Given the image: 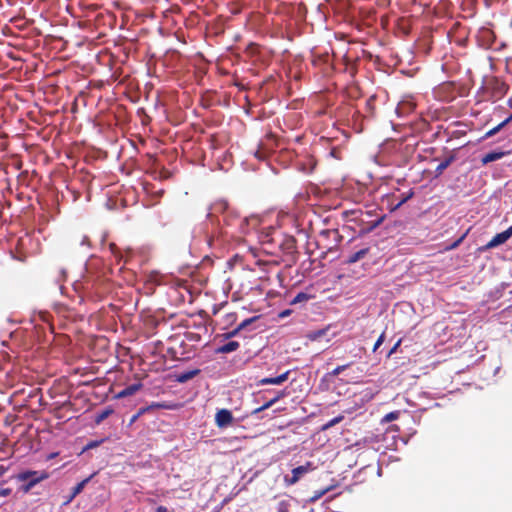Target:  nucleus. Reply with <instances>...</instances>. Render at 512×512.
<instances>
[{
  "mask_svg": "<svg viewBox=\"0 0 512 512\" xmlns=\"http://www.w3.org/2000/svg\"><path fill=\"white\" fill-rule=\"evenodd\" d=\"M314 469L313 464L311 462H307L305 465L298 466L292 470V477H285V481L289 485H293L297 483L305 474L312 471Z\"/></svg>",
  "mask_w": 512,
  "mask_h": 512,
  "instance_id": "2",
  "label": "nucleus"
},
{
  "mask_svg": "<svg viewBox=\"0 0 512 512\" xmlns=\"http://www.w3.org/2000/svg\"><path fill=\"white\" fill-rule=\"evenodd\" d=\"M110 250L114 254L115 257H120V258L122 257L119 255V249L117 248V246L115 244L110 245Z\"/></svg>",
  "mask_w": 512,
  "mask_h": 512,
  "instance_id": "27",
  "label": "nucleus"
},
{
  "mask_svg": "<svg viewBox=\"0 0 512 512\" xmlns=\"http://www.w3.org/2000/svg\"><path fill=\"white\" fill-rule=\"evenodd\" d=\"M258 319V316H254V317H251V318H248V319H245L243 320L240 324H239V329H245L247 328L250 324H252L254 321H256Z\"/></svg>",
  "mask_w": 512,
  "mask_h": 512,
  "instance_id": "18",
  "label": "nucleus"
},
{
  "mask_svg": "<svg viewBox=\"0 0 512 512\" xmlns=\"http://www.w3.org/2000/svg\"><path fill=\"white\" fill-rule=\"evenodd\" d=\"M454 161V157L453 156H450L448 157L447 159H445L444 161H442L437 167H436V170L435 172L440 175L442 174V172L448 168V166Z\"/></svg>",
  "mask_w": 512,
  "mask_h": 512,
  "instance_id": "15",
  "label": "nucleus"
},
{
  "mask_svg": "<svg viewBox=\"0 0 512 512\" xmlns=\"http://www.w3.org/2000/svg\"><path fill=\"white\" fill-rule=\"evenodd\" d=\"M284 396H286V392L285 391H278V392H276L275 396H273L272 399H270L269 401L264 403L261 407L254 409L252 411V414L256 415V414H258V413H260V412L270 408L271 406H273L276 402H278Z\"/></svg>",
  "mask_w": 512,
  "mask_h": 512,
  "instance_id": "6",
  "label": "nucleus"
},
{
  "mask_svg": "<svg viewBox=\"0 0 512 512\" xmlns=\"http://www.w3.org/2000/svg\"><path fill=\"white\" fill-rule=\"evenodd\" d=\"M383 342H384V333H382L380 335V337L377 339V341L373 347V351H376L382 345Z\"/></svg>",
  "mask_w": 512,
  "mask_h": 512,
  "instance_id": "26",
  "label": "nucleus"
},
{
  "mask_svg": "<svg viewBox=\"0 0 512 512\" xmlns=\"http://www.w3.org/2000/svg\"><path fill=\"white\" fill-rule=\"evenodd\" d=\"M6 471L7 469L4 466H0V477L3 476Z\"/></svg>",
  "mask_w": 512,
  "mask_h": 512,
  "instance_id": "33",
  "label": "nucleus"
},
{
  "mask_svg": "<svg viewBox=\"0 0 512 512\" xmlns=\"http://www.w3.org/2000/svg\"><path fill=\"white\" fill-rule=\"evenodd\" d=\"M233 421V415L231 411L227 409H221L216 413L215 422L219 428H225L229 426Z\"/></svg>",
  "mask_w": 512,
  "mask_h": 512,
  "instance_id": "4",
  "label": "nucleus"
},
{
  "mask_svg": "<svg viewBox=\"0 0 512 512\" xmlns=\"http://www.w3.org/2000/svg\"><path fill=\"white\" fill-rule=\"evenodd\" d=\"M10 493H11V489H9V488L0 490V496H2V497H6V496L10 495Z\"/></svg>",
  "mask_w": 512,
  "mask_h": 512,
  "instance_id": "28",
  "label": "nucleus"
},
{
  "mask_svg": "<svg viewBox=\"0 0 512 512\" xmlns=\"http://www.w3.org/2000/svg\"><path fill=\"white\" fill-rule=\"evenodd\" d=\"M147 408H149V410H152V409H170L171 406L167 405L164 402H153Z\"/></svg>",
  "mask_w": 512,
  "mask_h": 512,
  "instance_id": "17",
  "label": "nucleus"
},
{
  "mask_svg": "<svg viewBox=\"0 0 512 512\" xmlns=\"http://www.w3.org/2000/svg\"><path fill=\"white\" fill-rule=\"evenodd\" d=\"M325 334V331L324 330H318V331H315V332H312L308 335V337L311 339V340H317L319 339L321 336H323Z\"/></svg>",
  "mask_w": 512,
  "mask_h": 512,
  "instance_id": "23",
  "label": "nucleus"
},
{
  "mask_svg": "<svg viewBox=\"0 0 512 512\" xmlns=\"http://www.w3.org/2000/svg\"><path fill=\"white\" fill-rule=\"evenodd\" d=\"M198 373H199L198 369L186 371V372H183L180 375H178L177 380L180 383H184V382H187L188 380L194 378Z\"/></svg>",
  "mask_w": 512,
  "mask_h": 512,
  "instance_id": "13",
  "label": "nucleus"
},
{
  "mask_svg": "<svg viewBox=\"0 0 512 512\" xmlns=\"http://www.w3.org/2000/svg\"><path fill=\"white\" fill-rule=\"evenodd\" d=\"M368 253V248H363L355 253H353L349 259H348V263H356L358 262L359 260L363 259L366 254Z\"/></svg>",
  "mask_w": 512,
  "mask_h": 512,
  "instance_id": "14",
  "label": "nucleus"
},
{
  "mask_svg": "<svg viewBox=\"0 0 512 512\" xmlns=\"http://www.w3.org/2000/svg\"><path fill=\"white\" fill-rule=\"evenodd\" d=\"M512 236V225L505 231L496 234L486 245L485 249L496 248L507 242Z\"/></svg>",
  "mask_w": 512,
  "mask_h": 512,
  "instance_id": "3",
  "label": "nucleus"
},
{
  "mask_svg": "<svg viewBox=\"0 0 512 512\" xmlns=\"http://www.w3.org/2000/svg\"><path fill=\"white\" fill-rule=\"evenodd\" d=\"M239 343L237 341H230L220 347L217 348L216 352L221 354L231 353L236 351L239 348Z\"/></svg>",
  "mask_w": 512,
  "mask_h": 512,
  "instance_id": "9",
  "label": "nucleus"
},
{
  "mask_svg": "<svg viewBox=\"0 0 512 512\" xmlns=\"http://www.w3.org/2000/svg\"><path fill=\"white\" fill-rule=\"evenodd\" d=\"M400 340L391 348V350L389 351L388 353V356H391L392 354H394L397 350V348L399 347L400 345Z\"/></svg>",
  "mask_w": 512,
  "mask_h": 512,
  "instance_id": "29",
  "label": "nucleus"
},
{
  "mask_svg": "<svg viewBox=\"0 0 512 512\" xmlns=\"http://www.w3.org/2000/svg\"><path fill=\"white\" fill-rule=\"evenodd\" d=\"M290 374V371H286L276 377L262 378L257 382V385H281L284 383Z\"/></svg>",
  "mask_w": 512,
  "mask_h": 512,
  "instance_id": "5",
  "label": "nucleus"
},
{
  "mask_svg": "<svg viewBox=\"0 0 512 512\" xmlns=\"http://www.w3.org/2000/svg\"><path fill=\"white\" fill-rule=\"evenodd\" d=\"M398 417H399V412L398 411H393V412H390V413L386 414L384 416V418H383V421L384 422H391V421L396 420Z\"/></svg>",
  "mask_w": 512,
  "mask_h": 512,
  "instance_id": "20",
  "label": "nucleus"
},
{
  "mask_svg": "<svg viewBox=\"0 0 512 512\" xmlns=\"http://www.w3.org/2000/svg\"><path fill=\"white\" fill-rule=\"evenodd\" d=\"M143 387L142 383H134L132 385L127 386L125 389L121 390L116 394L117 399L125 398L131 395H134L136 392H138Z\"/></svg>",
  "mask_w": 512,
  "mask_h": 512,
  "instance_id": "7",
  "label": "nucleus"
},
{
  "mask_svg": "<svg viewBox=\"0 0 512 512\" xmlns=\"http://www.w3.org/2000/svg\"><path fill=\"white\" fill-rule=\"evenodd\" d=\"M413 192L409 191L407 195L403 196L401 200L395 205L393 210L398 209L400 206H402L406 201H408L410 198H412Z\"/></svg>",
  "mask_w": 512,
  "mask_h": 512,
  "instance_id": "21",
  "label": "nucleus"
},
{
  "mask_svg": "<svg viewBox=\"0 0 512 512\" xmlns=\"http://www.w3.org/2000/svg\"><path fill=\"white\" fill-rule=\"evenodd\" d=\"M48 477L49 475L45 471L33 470L21 472L16 476L17 480L21 482H26L22 486V491L25 493L29 492L35 485H37L43 480H46Z\"/></svg>",
  "mask_w": 512,
  "mask_h": 512,
  "instance_id": "1",
  "label": "nucleus"
},
{
  "mask_svg": "<svg viewBox=\"0 0 512 512\" xmlns=\"http://www.w3.org/2000/svg\"><path fill=\"white\" fill-rule=\"evenodd\" d=\"M340 420H341V417L334 418L333 420L330 421L328 426H332V425L338 423Z\"/></svg>",
  "mask_w": 512,
  "mask_h": 512,
  "instance_id": "31",
  "label": "nucleus"
},
{
  "mask_svg": "<svg viewBox=\"0 0 512 512\" xmlns=\"http://www.w3.org/2000/svg\"><path fill=\"white\" fill-rule=\"evenodd\" d=\"M156 512H168V509L164 506H159L157 509H156Z\"/></svg>",
  "mask_w": 512,
  "mask_h": 512,
  "instance_id": "32",
  "label": "nucleus"
},
{
  "mask_svg": "<svg viewBox=\"0 0 512 512\" xmlns=\"http://www.w3.org/2000/svg\"><path fill=\"white\" fill-rule=\"evenodd\" d=\"M65 277H66V272L64 269H61L60 270V276L59 278L57 279L58 281H64L65 280Z\"/></svg>",
  "mask_w": 512,
  "mask_h": 512,
  "instance_id": "30",
  "label": "nucleus"
},
{
  "mask_svg": "<svg viewBox=\"0 0 512 512\" xmlns=\"http://www.w3.org/2000/svg\"><path fill=\"white\" fill-rule=\"evenodd\" d=\"M92 478V476L90 477H87L85 478L84 480H82L81 482H79L72 490V493L68 499L67 502H70L72 501L78 494H80L83 489L85 488V486L88 484V482L90 481V479Z\"/></svg>",
  "mask_w": 512,
  "mask_h": 512,
  "instance_id": "10",
  "label": "nucleus"
},
{
  "mask_svg": "<svg viewBox=\"0 0 512 512\" xmlns=\"http://www.w3.org/2000/svg\"><path fill=\"white\" fill-rule=\"evenodd\" d=\"M148 411H149V408H145V407L140 408V410H139L135 415H133V416L131 417V419H130V424L135 423V422L138 420V418H139L140 416H142L144 413H146V412H148Z\"/></svg>",
  "mask_w": 512,
  "mask_h": 512,
  "instance_id": "19",
  "label": "nucleus"
},
{
  "mask_svg": "<svg viewBox=\"0 0 512 512\" xmlns=\"http://www.w3.org/2000/svg\"><path fill=\"white\" fill-rule=\"evenodd\" d=\"M288 314H289V311L287 310V311L282 312L281 316L284 317V316H287Z\"/></svg>",
  "mask_w": 512,
  "mask_h": 512,
  "instance_id": "34",
  "label": "nucleus"
},
{
  "mask_svg": "<svg viewBox=\"0 0 512 512\" xmlns=\"http://www.w3.org/2000/svg\"><path fill=\"white\" fill-rule=\"evenodd\" d=\"M310 298V296L304 292L298 293L292 300V304H297L301 302H305Z\"/></svg>",
  "mask_w": 512,
  "mask_h": 512,
  "instance_id": "16",
  "label": "nucleus"
},
{
  "mask_svg": "<svg viewBox=\"0 0 512 512\" xmlns=\"http://www.w3.org/2000/svg\"><path fill=\"white\" fill-rule=\"evenodd\" d=\"M242 329H239V325L237 326V328H235L234 330L228 332L225 334V338L228 339V338H232V337H235L236 335H238V333L241 331Z\"/></svg>",
  "mask_w": 512,
  "mask_h": 512,
  "instance_id": "25",
  "label": "nucleus"
},
{
  "mask_svg": "<svg viewBox=\"0 0 512 512\" xmlns=\"http://www.w3.org/2000/svg\"><path fill=\"white\" fill-rule=\"evenodd\" d=\"M504 155H505V152H502V151L489 152L482 157L481 162L483 165H486L490 162L500 160L501 158L504 157Z\"/></svg>",
  "mask_w": 512,
  "mask_h": 512,
  "instance_id": "8",
  "label": "nucleus"
},
{
  "mask_svg": "<svg viewBox=\"0 0 512 512\" xmlns=\"http://www.w3.org/2000/svg\"><path fill=\"white\" fill-rule=\"evenodd\" d=\"M511 120H512V114L508 118H506L504 121H502L500 124H498L496 127H494L492 129H490L489 131H487L486 134L484 135V138L487 139V138H490V137L494 136L503 127H505Z\"/></svg>",
  "mask_w": 512,
  "mask_h": 512,
  "instance_id": "11",
  "label": "nucleus"
},
{
  "mask_svg": "<svg viewBox=\"0 0 512 512\" xmlns=\"http://www.w3.org/2000/svg\"><path fill=\"white\" fill-rule=\"evenodd\" d=\"M349 367V364H346V365H340V366H337L332 372H331V375L332 376H338L340 373H342L346 368Z\"/></svg>",
  "mask_w": 512,
  "mask_h": 512,
  "instance_id": "22",
  "label": "nucleus"
},
{
  "mask_svg": "<svg viewBox=\"0 0 512 512\" xmlns=\"http://www.w3.org/2000/svg\"><path fill=\"white\" fill-rule=\"evenodd\" d=\"M465 236H466V234L462 235L459 239L454 241L450 246L447 247V250H453V249L457 248L460 245V243L463 241Z\"/></svg>",
  "mask_w": 512,
  "mask_h": 512,
  "instance_id": "24",
  "label": "nucleus"
},
{
  "mask_svg": "<svg viewBox=\"0 0 512 512\" xmlns=\"http://www.w3.org/2000/svg\"><path fill=\"white\" fill-rule=\"evenodd\" d=\"M114 412V410L111 408V407H107L105 408L104 410H102L101 412H99L96 416H95V423L97 425H99L101 422H103L106 418H108L112 413Z\"/></svg>",
  "mask_w": 512,
  "mask_h": 512,
  "instance_id": "12",
  "label": "nucleus"
}]
</instances>
